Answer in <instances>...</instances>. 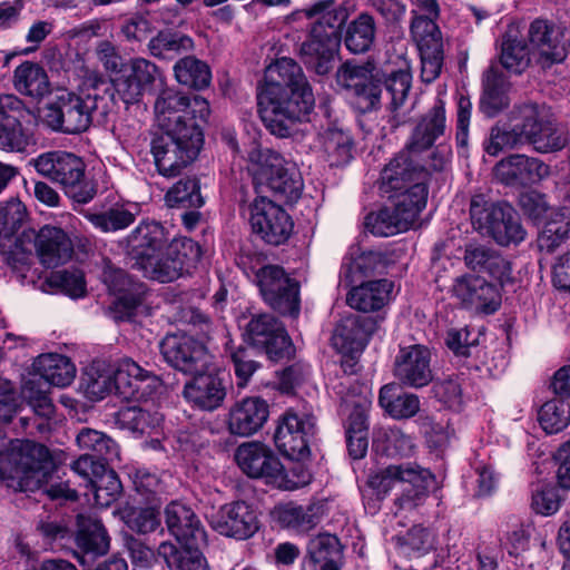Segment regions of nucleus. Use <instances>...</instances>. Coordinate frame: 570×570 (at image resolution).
Listing matches in <instances>:
<instances>
[{"mask_svg": "<svg viewBox=\"0 0 570 570\" xmlns=\"http://www.w3.org/2000/svg\"><path fill=\"white\" fill-rule=\"evenodd\" d=\"M354 6L350 0H316L301 9L298 13L311 24L307 39L301 46V56L306 68L318 76H325L333 69L338 31L346 24Z\"/></svg>", "mask_w": 570, "mask_h": 570, "instance_id": "obj_3", "label": "nucleus"}, {"mask_svg": "<svg viewBox=\"0 0 570 570\" xmlns=\"http://www.w3.org/2000/svg\"><path fill=\"white\" fill-rule=\"evenodd\" d=\"M394 283L383 278L370 281L353 287L347 295V304L360 312L381 311L392 299Z\"/></svg>", "mask_w": 570, "mask_h": 570, "instance_id": "obj_36", "label": "nucleus"}, {"mask_svg": "<svg viewBox=\"0 0 570 570\" xmlns=\"http://www.w3.org/2000/svg\"><path fill=\"white\" fill-rule=\"evenodd\" d=\"M376 20L367 11L360 12L345 28L343 41L346 49L355 55L371 49L376 38Z\"/></svg>", "mask_w": 570, "mask_h": 570, "instance_id": "obj_38", "label": "nucleus"}, {"mask_svg": "<svg viewBox=\"0 0 570 570\" xmlns=\"http://www.w3.org/2000/svg\"><path fill=\"white\" fill-rule=\"evenodd\" d=\"M412 86V75L409 69L391 72L384 80L386 95L390 97V109L396 111L403 106Z\"/></svg>", "mask_w": 570, "mask_h": 570, "instance_id": "obj_60", "label": "nucleus"}, {"mask_svg": "<svg viewBox=\"0 0 570 570\" xmlns=\"http://www.w3.org/2000/svg\"><path fill=\"white\" fill-rule=\"evenodd\" d=\"M193 379L184 386L183 395L194 407L203 411H215L222 406L226 397L223 380L212 372L191 373Z\"/></svg>", "mask_w": 570, "mask_h": 570, "instance_id": "obj_27", "label": "nucleus"}, {"mask_svg": "<svg viewBox=\"0 0 570 570\" xmlns=\"http://www.w3.org/2000/svg\"><path fill=\"white\" fill-rule=\"evenodd\" d=\"M154 108L159 128L174 134L189 131L190 126L203 130L210 112L209 104L203 97H189L173 88L160 91Z\"/></svg>", "mask_w": 570, "mask_h": 570, "instance_id": "obj_11", "label": "nucleus"}, {"mask_svg": "<svg viewBox=\"0 0 570 570\" xmlns=\"http://www.w3.org/2000/svg\"><path fill=\"white\" fill-rule=\"evenodd\" d=\"M495 178L507 186L524 187L546 178L550 170L542 160L522 154L501 159L493 169Z\"/></svg>", "mask_w": 570, "mask_h": 570, "instance_id": "obj_25", "label": "nucleus"}, {"mask_svg": "<svg viewBox=\"0 0 570 570\" xmlns=\"http://www.w3.org/2000/svg\"><path fill=\"white\" fill-rule=\"evenodd\" d=\"M465 266L476 275L465 273V304L479 313L493 314L501 305L499 287L481 274L503 282L510 275V264L490 246L465 248Z\"/></svg>", "mask_w": 570, "mask_h": 570, "instance_id": "obj_5", "label": "nucleus"}, {"mask_svg": "<svg viewBox=\"0 0 570 570\" xmlns=\"http://www.w3.org/2000/svg\"><path fill=\"white\" fill-rule=\"evenodd\" d=\"M323 146L335 165L346 164L352 158V138L338 128H328L323 138Z\"/></svg>", "mask_w": 570, "mask_h": 570, "instance_id": "obj_58", "label": "nucleus"}, {"mask_svg": "<svg viewBox=\"0 0 570 570\" xmlns=\"http://www.w3.org/2000/svg\"><path fill=\"white\" fill-rule=\"evenodd\" d=\"M168 531L181 546L178 548L170 541H163L157 554L168 570H210L200 551L207 543V533L194 511L179 502H171L165 510Z\"/></svg>", "mask_w": 570, "mask_h": 570, "instance_id": "obj_4", "label": "nucleus"}, {"mask_svg": "<svg viewBox=\"0 0 570 570\" xmlns=\"http://www.w3.org/2000/svg\"><path fill=\"white\" fill-rule=\"evenodd\" d=\"M411 35L419 50L443 46L441 31L433 18L416 16L411 23Z\"/></svg>", "mask_w": 570, "mask_h": 570, "instance_id": "obj_59", "label": "nucleus"}, {"mask_svg": "<svg viewBox=\"0 0 570 570\" xmlns=\"http://www.w3.org/2000/svg\"><path fill=\"white\" fill-rule=\"evenodd\" d=\"M335 82L340 90L353 99L360 112H370L381 107L382 83L373 63L345 61L336 70Z\"/></svg>", "mask_w": 570, "mask_h": 570, "instance_id": "obj_13", "label": "nucleus"}, {"mask_svg": "<svg viewBox=\"0 0 570 570\" xmlns=\"http://www.w3.org/2000/svg\"><path fill=\"white\" fill-rule=\"evenodd\" d=\"M78 446L94 456H98L105 462H115L119 460V448L117 443L102 432L83 428L77 435Z\"/></svg>", "mask_w": 570, "mask_h": 570, "instance_id": "obj_49", "label": "nucleus"}, {"mask_svg": "<svg viewBox=\"0 0 570 570\" xmlns=\"http://www.w3.org/2000/svg\"><path fill=\"white\" fill-rule=\"evenodd\" d=\"M489 237L500 246L518 245L525 239L527 232L523 228L518 213L509 204H503L501 213Z\"/></svg>", "mask_w": 570, "mask_h": 570, "instance_id": "obj_43", "label": "nucleus"}, {"mask_svg": "<svg viewBox=\"0 0 570 570\" xmlns=\"http://www.w3.org/2000/svg\"><path fill=\"white\" fill-rule=\"evenodd\" d=\"M306 558L313 570H340L343 550L338 538L331 533L311 538Z\"/></svg>", "mask_w": 570, "mask_h": 570, "instance_id": "obj_37", "label": "nucleus"}, {"mask_svg": "<svg viewBox=\"0 0 570 570\" xmlns=\"http://www.w3.org/2000/svg\"><path fill=\"white\" fill-rule=\"evenodd\" d=\"M248 340L254 346L263 347L273 361L289 357L292 341L284 325L271 314L254 316L246 327Z\"/></svg>", "mask_w": 570, "mask_h": 570, "instance_id": "obj_21", "label": "nucleus"}, {"mask_svg": "<svg viewBox=\"0 0 570 570\" xmlns=\"http://www.w3.org/2000/svg\"><path fill=\"white\" fill-rule=\"evenodd\" d=\"M561 502L559 491L552 483L538 481L531 484V508L537 513L552 515L559 511Z\"/></svg>", "mask_w": 570, "mask_h": 570, "instance_id": "obj_55", "label": "nucleus"}, {"mask_svg": "<svg viewBox=\"0 0 570 570\" xmlns=\"http://www.w3.org/2000/svg\"><path fill=\"white\" fill-rule=\"evenodd\" d=\"M393 374L402 385L426 386L433 380L430 350L421 344L401 347L394 360Z\"/></svg>", "mask_w": 570, "mask_h": 570, "instance_id": "obj_23", "label": "nucleus"}, {"mask_svg": "<svg viewBox=\"0 0 570 570\" xmlns=\"http://www.w3.org/2000/svg\"><path fill=\"white\" fill-rule=\"evenodd\" d=\"M33 370L39 381L60 387L71 384L76 374V367L67 356L53 353L38 356Z\"/></svg>", "mask_w": 570, "mask_h": 570, "instance_id": "obj_39", "label": "nucleus"}, {"mask_svg": "<svg viewBox=\"0 0 570 570\" xmlns=\"http://www.w3.org/2000/svg\"><path fill=\"white\" fill-rule=\"evenodd\" d=\"M568 142V132L544 106L524 104L513 108L508 122L492 128L487 151L495 156L504 149L530 144L538 153L547 154L563 149Z\"/></svg>", "mask_w": 570, "mask_h": 570, "instance_id": "obj_2", "label": "nucleus"}, {"mask_svg": "<svg viewBox=\"0 0 570 570\" xmlns=\"http://www.w3.org/2000/svg\"><path fill=\"white\" fill-rule=\"evenodd\" d=\"M108 99H99L91 83L80 94L63 90L43 108V121L55 131L75 135L87 130L91 122L104 124L108 118Z\"/></svg>", "mask_w": 570, "mask_h": 570, "instance_id": "obj_6", "label": "nucleus"}, {"mask_svg": "<svg viewBox=\"0 0 570 570\" xmlns=\"http://www.w3.org/2000/svg\"><path fill=\"white\" fill-rule=\"evenodd\" d=\"M504 203H492L485 195H473L470 202V220L472 227L481 235L490 236L498 213H501Z\"/></svg>", "mask_w": 570, "mask_h": 570, "instance_id": "obj_48", "label": "nucleus"}, {"mask_svg": "<svg viewBox=\"0 0 570 570\" xmlns=\"http://www.w3.org/2000/svg\"><path fill=\"white\" fill-rule=\"evenodd\" d=\"M160 352L168 364L188 374L204 371L209 363L204 343L184 333L166 335Z\"/></svg>", "mask_w": 570, "mask_h": 570, "instance_id": "obj_20", "label": "nucleus"}, {"mask_svg": "<svg viewBox=\"0 0 570 570\" xmlns=\"http://www.w3.org/2000/svg\"><path fill=\"white\" fill-rule=\"evenodd\" d=\"M257 100L262 121L279 138L291 136L295 124L311 112L315 102L301 66L286 57L267 68L266 83Z\"/></svg>", "mask_w": 570, "mask_h": 570, "instance_id": "obj_1", "label": "nucleus"}, {"mask_svg": "<svg viewBox=\"0 0 570 570\" xmlns=\"http://www.w3.org/2000/svg\"><path fill=\"white\" fill-rule=\"evenodd\" d=\"M531 50L514 31H508L501 42L500 62L512 73H522L530 63Z\"/></svg>", "mask_w": 570, "mask_h": 570, "instance_id": "obj_47", "label": "nucleus"}, {"mask_svg": "<svg viewBox=\"0 0 570 570\" xmlns=\"http://www.w3.org/2000/svg\"><path fill=\"white\" fill-rule=\"evenodd\" d=\"M235 461L240 471L252 479H262L267 484H281L283 464L276 453L261 442H245L235 451Z\"/></svg>", "mask_w": 570, "mask_h": 570, "instance_id": "obj_18", "label": "nucleus"}, {"mask_svg": "<svg viewBox=\"0 0 570 570\" xmlns=\"http://www.w3.org/2000/svg\"><path fill=\"white\" fill-rule=\"evenodd\" d=\"M538 421L548 434H554L570 424V404L563 399L547 401L539 410Z\"/></svg>", "mask_w": 570, "mask_h": 570, "instance_id": "obj_53", "label": "nucleus"}, {"mask_svg": "<svg viewBox=\"0 0 570 570\" xmlns=\"http://www.w3.org/2000/svg\"><path fill=\"white\" fill-rule=\"evenodd\" d=\"M194 46L190 37L169 31H160L150 39L149 52L160 59H173L177 55L189 51Z\"/></svg>", "mask_w": 570, "mask_h": 570, "instance_id": "obj_52", "label": "nucleus"}, {"mask_svg": "<svg viewBox=\"0 0 570 570\" xmlns=\"http://www.w3.org/2000/svg\"><path fill=\"white\" fill-rule=\"evenodd\" d=\"M102 278L109 291L118 295L114 306L116 317L130 320L141 304V297L138 292L132 291L134 284L128 274L124 269L107 266Z\"/></svg>", "mask_w": 570, "mask_h": 570, "instance_id": "obj_34", "label": "nucleus"}, {"mask_svg": "<svg viewBox=\"0 0 570 570\" xmlns=\"http://www.w3.org/2000/svg\"><path fill=\"white\" fill-rule=\"evenodd\" d=\"M225 350L234 364L238 386H244L259 367V363L254 360V348L244 345L234 347L232 341H227Z\"/></svg>", "mask_w": 570, "mask_h": 570, "instance_id": "obj_57", "label": "nucleus"}, {"mask_svg": "<svg viewBox=\"0 0 570 570\" xmlns=\"http://www.w3.org/2000/svg\"><path fill=\"white\" fill-rule=\"evenodd\" d=\"M250 224L254 233L271 245L285 243L294 226L291 216L264 196L257 197L250 206Z\"/></svg>", "mask_w": 570, "mask_h": 570, "instance_id": "obj_19", "label": "nucleus"}, {"mask_svg": "<svg viewBox=\"0 0 570 570\" xmlns=\"http://www.w3.org/2000/svg\"><path fill=\"white\" fill-rule=\"evenodd\" d=\"M377 330V320L372 316L351 315L334 328L332 344L340 352L364 348Z\"/></svg>", "mask_w": 570, "mask_h": 570, "instance_id": "obj_31", "label": "nucleus"}, {"mask_svg": "<svg viewBox=\"0 0 570 570\" xmlns=\"http://www.w3.org/2000/svg\"><path fill=\"white\" fill-rule=\"evenodd\" d=\"M55 463L50 455L49 450L47 449V456L43 462H38V460H28L22 468L23 474L27 476H32L38 481L37 487L33 489H12L13 491L20 492H37L48 495L51 500H63V501H75L78 495L76 490L69 488L68 483L57 482L55 480Z\"/></svg>", "mask_w": 570, "mask_h": 570, "instance_id": "obj_29", "label": "nucleus"}, {"mask_svg": "<svg viewBox=\"0 0 570 570\" xmlns=\"http://www.w3.org/2000/svg\"><path fill=\"white\" fill-rule=\"evenodd\" d=\"M397 483L402 484V493L395 504L401 510H413L424 503L429 493L435 489V476L428 469L407 463L389 465L368 474L366 485L377 499H383Z\"/></svg>", "mask_w": 570, "mask_h": 570, "instance_id": "obj_9", "label": "nucleus"}, {"mask_svg": "<svg viewBox=\"0 0 570 570\" xmlns=\"http://www.w3.org/2000/svg\"><path fill=\"white\" fill-rule=\"evenodd\" d=\"M169 207L199 208L204 205L200 185L196 177L179 179L165 196Z\"/></svg>", "mask_w": 570, "mask_h": 570, "instance_id": "obj_51", "label": "nucleus"}, {"mask_svg": "<svg viewBox=\"0 0 570 570\" xmlns=\"http://www.w3.org/2000/svg\"><path fill=\"white\" fill-rule=\"evenodd\" d=\"M158 79H161V72L154 62L145 58H134L128 67L110 81L99 78L92 83L99 99H108L109 117L116 112L118 100L126 105L138 102Z\"/></svg>", "mask_w": 570, "mask_h": 570, "instance_id": "obj_10", "label": "nucleus"}, {"mask_svg": "<svg viewBox=\"0 0 570 570\" xmlns=\"http://www.w3.org/2000/svg\"><path fill=\"white\" fill-rule=\"evenodd\" d=\"M85 217L104 233L124 229L135 220V215L122 206L112 207L104 213H86Z\"/></svg>", "mask_w": 570, "mask_h": 570, "instance_id": "obj_56", "label": "nucleus"}, {"mask_svg": "<svg viewBox=\"0 0 570 570\" xmlns=\"http://www.w3.org/2000/svg\"><path fill=\"white\" fill-rule=\"evenodd\" d=\"M85 373L82 382L86 395L90 400H101L115 390L111 372L91 367Z\"/></svg>", "mask_w": 570, "mask_h": 570, "instance_id": "obj_64", "label": "nucleus"}, {"mask_svg": "<svg viewBox=\"0 0 570 570\" xmlns=\"http://www.w3.org/2000/svg\"><path fill=\"white\" fill-rule=\"evenodd\" d=\"M13 78L14 88L31 98L40 99L50 91L48 76L38 63L26 61L19 65Z\"/></svg>", "mask_w": 570, "mask_h": 570, "instance_id": "obj_42", "label": "nucleus"}, {"mask_svg": "<svg viewBox=\"0 0 570 570\" xmlns=\"http://www.w3.org/2000/svg\"><path fill=\"white\" fill-rule=\"evenodd\" d=\"M269 407L261 397H246L229 410L227 428L230 434L247 438L258 432L266 423Z\"/></svg>", "mask_w": 570, "mask_h": 570, "instance_id": "obj_28", "label": "nucleus"}, {"mask_svg": "<svg viewBox=\"0 0 570 570\" xmlns=\"http://www.w3.org/2000/svg\"><path fill=\"white\" fill-rule=\"evenodd\" d=\"M36 170L49 180L69 191L79 187L85 179L86 165L79 156L67 151H49L35 160Z\"/></svg>", "mask_w": 570, "mask_h": 570, "instance_id": "obj_22", "label": "nucleus"}, {"mask_svg": "<svg viewBox=\"0 0 570 570\" xmlns=\"http://www.w3.org/2000/svg\"><path fill=\"white\" fill-rule=\"evenodd\" d=\"M433 393L446 406L460 409L463 403L461 374L444 375L433 384Z\"/></svg>", "mask_w": 570, "mask_h": 570, "instance_id": "obj_61", "label": "nucleus"}, {"mask_svg": "<svg viewBox=\"0 0 570 570\" xmlns=\"http://www.w3.org/2000/svg\"><path fill=\"white\" fill-rule=\"evenodd\" d=\"M167 244L165 228L157 222L140 223L127 237L128 255L140 268Z\"/></svg>", "mask_w": 570, "mask_h": 570, "instance_id": "obj_30", "label": "nucleus"}, {"mask_svg": "<svg viewBox=\"0 0 570 570\" xmlns=\"http://www.w3.org/2000/svg\"><path fill=\"white\" fill-rule=\"evenodd\" d=\"M22 396L36 414L43 417H50L53 414L55 406L48 392L41 387V381L37 379L28 380L22 386Z\"/></svg>", "mask_w": 570, "mask_h": 570, "instance_id": "obj_63", "label": "nucleus"}, {"mask_svg": "<svg viewBox=\"0 0 570 570\" xmlns=\"http://www.w3.org/2000/svg\"><path fill=\"white\" fill-rule=\"evenodd\" d=\"M275 517L283 527L297 531H307L316 524L313 508L293 502L277 507Z\"/></svg>", "mask_w": 570, "mask_h": 570, "instance_id": "obj_54", "label": "nucleus"}, {"mask_svg": "<svg viewBox=\"0 0 570 570\" xmlns=\"http://www.w3.org/2000/svg\"><path fill=\"white\" fill-rule=\"evenodd\" d=\"M76 542L85 554L101 556L109 549V537L102 523L90 515L79 514Z\"/></svg>", "mask_w": 570, "mask_h": 570, "instance_id": "obj_41", "label": "nucleus"}, {"mask_svg": "<svg viewBox=\"0 0 570 570\" xmlns=\"http://www.w3.org/2000/svg\"><path fill=\"white\" fill-rule=\"evenodd\" d=\"M429 168L421 165L416 155L401 150L381 170L379 190L389 200H405L422 212L426 205Z\"/></svg>", "mask_w": 570, "mask_h": 570, "instance_id": "obj_8", "label": "nucleus"}, {"mask_svg": "<svg viewBox=\"0 0 570 570\" xmlns=\"http://www.w3.org/2000/svg\"><path fill=\"white\" fill-rule=\"evenodd\" d=\"M174 72L179 83L195 89L206 88L212 79L209 67L193 56L178 60L174 66Z\"/></svg>", "mask_w": 570, "mask_h": 570, "instance_id": "obj_50", "label": "nucleus"}, {"mask_svg": "<svg viewBox=\"0 0 570 570\" xmlns=\"http://www.w3.org/2000/svg\"><path fill=\"white\" fill-rule=\"evenodd\" d=\"M187 129L189 131L179 134L163 130L154 137L151 154L160 175L175 177L198 156L204 142L203 130H196L195 126Z\"/></svg>", "mask_w": 570, "mask_h": 570, "instance_id": "obj_12", "label": "nucleus"}, {"mask_svg": "<svg viewBox=\"0 0 570 570\" xmlns=\"http://www.w3.org/2000/svg\"><path fill=\"white\" fill-rule=\"evenodd\" d=\"M212 528L225 537L245 540L258 529L255 511L244 501L225 504L210 515Z\"/></svg>", "mask_w": 570, "mask_h": 570, "instance_id": "obj_24", "label": "nucleus"}, {"mask_svg": "<svg viewBox=\"0 0 570 570\" xmlns=\"http://www.w3.org/2000/svg\"><path fill=\"white\" fill-rule=\"evenodd\" d=\"M562 33L546 20H535L529 28V40L533 55L543 65L561 62L567 57L568 47L560 42Z\"/></svg>", "mask_w": 570, "mask_h": 570, "instance_id": "obj_33", "label": "nucleus"}, {"mask_svg": "<svg viewBox=\"0 0 570 570\" xmlns=\"http://www.w3.org/2000/svg\"><path fill=\"white\" fill-rule=\"evenodd\" d=\"M115 424L122 430L142 434L150 426V414L136 405H128L115 413Z\"/></svg>", "mask_w": 570, "mask_h": 570, "instance_id": "obj_62", "label": "nucleus"}, {"mask_svg": "<svg viewBox=\"0 0 570 570\" xmlns=\"http://www.w3.org/2000/svg\"><path fill=\"white\" fill-rule=\"evenodd\" d=\"M390 202V205L365 217V228L374 236L389 237L405 232L421 213L413 205L407 207L403 199Z\"/></svg>", "mask_w": 570, "mask_h": 570, "instance_id": "obj_26", "label": "nucleus"}, {"mask_svg": "<svg viewBox=\"0 0 570 570\" xmlns=\"http://www.w3.org/2000/svg\"><path fill=\"white\" fill-rule=\"evenodd\" d=\"M47 448L29 440H11L8 443L0 435V478L10 489H33L36 479L27 476L22 468L28 460L43 462Z\"/></svg>", "mask_w": 570, "mask_h": 570, "instance_id": "obj_16", "label": "nucleus"}, {"mask_svg": "<svg viewBox=\"0 0 570 570\" xmlns=\"http://www.w3.org/2000/svg\"><path fill=\"white\" fill-rule=\"evenodd\" d=\"M379 403L393 419H409L420 410L419 396L404 392L396 383H390L381 387Z\"/></svg>", "mask_w": 570, "mask_h": 570, "instance_id": "obj_40", "label": "nucleus"}, {"mask_svg": "<svg viewBox=\"0 0 570 570\" xmlns=\"http://www.w3.org/2000/svg\"><path fill=\"white\" fill-rule=\"evenodd\" d=\"M316 434V419L308 409H288L279 419L274 433L276 448L292 460L309 454V443Z\"/></svg>", "mask_w": 570, "mask_h": 570, "instance_id": "obj_14", "label": "nucleus"}, {"mask_svg": "<svg viewBox=\"0 0 570 570\" xmlns=\"http://www.w3.org/2000/svg\"><path fill=\"white\" fill-rule=\"evenodd\" d=\"M508 81L505 76L495 68H490L484 78V95L481 100L483 111L493 117L508 106Z\"/></svg>", "mask_w": 570, "mask_h": 570, "instance_id": "obj_45", "label": "nucleus"}, {"mask_svg": "<svg viewBox=\"0 0 570 570\" xmlns=\"http://www.w3.org/2000/svg\"><path fill=\"white\" fill-rule=\"evenodd\" d=\"M150 377V374L130 358L120 362L112 375L116 393L126 399L138 397L140 384Z\"/></svg>", "mask_w": 570, "mask_h": 570, "instance_id": "obj_46", "label": "nucleus"}, {"mask_svg": "<svg viewBox=\"0 0 570 570\" xmlns=\"http://www.w3.org/2000/svg\"><path fill=\"white\" fill-rule=\"evenodd\" d=\"M255 279L264 301L282 315L299 314V285L283 267L265 265L255 272Z\"/></svg>", "mask_w": 570, "mask_h": 570, "instance_id": "obj_17", "label": "nucleus"}, {"mask_svg": "<svg viewBox=\"0 0 570 570\" xmlns=\"http://www.w3.org/2000/svg\"><path fill=\"white\" fill-rule=\"evenodd\" d=\"M570 230V207L563 206L552 213L538 237V246L541 250L552 253L569 236Z\"/></svg>", "mask_w": 570, "mask_h": 570, "instance_id": "obj_44", "label": "nucleus"}, {"mask_svg": "<svg viewBox=\"0 0 570 570\" xmlns=\"http://www.w3.org/2000/svg\"><path fill=\"white\" fill-rule=\"evenodd\" d=\"M247 168L257 188L266 187L283 202H296L304 183L297 166L279 153L253 141L246 150Z\"/></svg>", "mask_w": 570, "mask_h": 570, "instance_id": "obj_7", "label": "nucleus"}, {"mask_svg": "<svg viewBox=\"0 0 570 570\" xmlns=\"http://www.w3.org/2000/svg\"><path fill=\"white\" fill-rule=\"evenodd\" d=\"M200 258L199 246L189 238L173 239L164 249L155 254L139 269L144 274L160 283L177 279L183 273Z\"/></svg>", "mask_w": 570, "mask_h": 570, "instance_id": "obj_15", "label": "nucleus"}, {"mask_svg": "<svg viewBox=\"0 0 570 570\" xmlns=\"http://www.w3.org/2000/svg\"><path fill=\"white\" fill-rule=\"evenodd\" d=\"M445 110L442 100L435 105L417 122L404 150L414 155L429 149L444 134Z\"/></svg>", "mask_w": 570, "mask_h": 570, "instance_id": "obj_35", "label": "nucleus"}, {"mask_svg": "<svg viewBox=\"0 0 570 570\" xmlns=\"http://www.w3.org/2000/svg\"><path fill=\"white\" fill-rule=\"evenodd\" d=\"M40 263L53 268L66 264L73 254V245L69 236L59 227L46 225L35 239Z\"/></svg>", "mask_w": 570, "mask_h": 570, "instance_id": "obj_32", "label": "nucleus"}]
</instances>
